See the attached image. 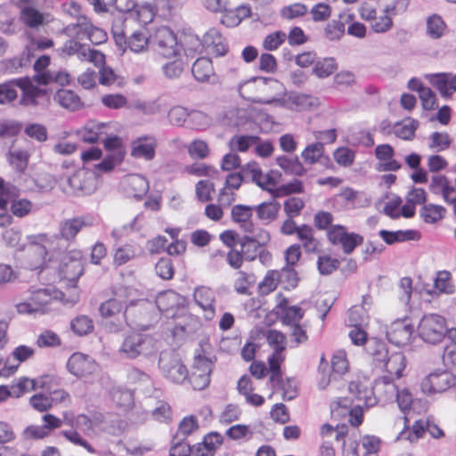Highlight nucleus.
Wrapping results in <instances>:
<instances>
[{
  "label": "nucleus",
  "mask_w": 456,
  "mask_h": 456,
  "mask_svg": "<svg viewBox=\"0 0 456 456\" xmlns=\"http://www.w3.org/2000/svg\"><path fill=\"white\" fill-rule=\"evenodd\" d=\"M409 5L410 0L363 1L357 11L360 18L370 24L373 32L383 34L392 29L393 19L405 14Z\"/></svg>",
  "instance_id": "nucleus-1"
},
{
  "label": "nucleus",
  "mask_w": 456,
  "mask_h": 456,
  "mask_svg": "<svg viewBox=\"0 0 456 456\" xmlns=\"http://www.w3.org/2000/svg\"><path fill=\"white\" fill-rule=\"evenodd\" d=\"M159 350L157 339L140 331L126 333L117 351L123 360L148 358Z\"/></svg>",
  "instance_id": "nucleus-2"
},
{
  "label": "nucleus",
  "mask_w": 456,
  "mask_h": 456,
  "mask_svg": "<svg viewBox=\"0 0 456 456\" xmlns=\"http://www.w3.org/2000/svg\"><path fill=\"white\" fill-rule=\"evenodd\" d=\"M254 206L242 204L234 205L232 208L231 215L234 223L239 224L240 228L250 234L245 235L240 239V244L242 249L250 244L265 245L270 240V234L267 231L256 227L252 221Z\"/></svg>",
  "instance_id": "nucleus-3"
},
{
  "label": "nucleus",
  "mask_w": 456,
  "mask_h": 456,
  "mask_svg": "<svg viewBox=\"0 0 456 456\" xmlns=\"http://www.w3.org/2000/svg\"><path fill=\"white\" fill-rule=\"evenodd\" d=\"M349 370L350 362L346 350L338 349L333 353L330 367L322 356L318 368V374L321 376L318 380L319 388H325L332 380L343 377Z\"/></svg>",
  "instance_id": "nucleus-4"
},
{
  "label": "nucleus",
  "mask_w": 456,
  "mask_h": 456,
  "mask_svg": "<svg viewBox=\"0 0 456 456\" xmlns=\"http://www.w3.org/2000/svg\"><path fill=\"white\" fill-rule=\"evenodd\" d=\"M419 337L426 343H440L447 332L446 319L437 314H424L417 327Z\"/></svg>",
  "instance_id": "nucleus-5"
},
{
  "label": "nucleus",
  "mask_w": 456,
  "mask_h": 456,
  "mask_svg": "<svg viewBox=\"0 0 456 456\" xmlns=\"http://www.w3.org/2000/svg\"><path fill=\"white\" fill-rule=\"evenodd\" d=\"M266 340L273 349L272 354L267 359L269 370L272 372V379L276 380L281 372V365L286 359L287 338L282 332L270 330L267 331Z\"/></svg>",
  "instance_id": "nucleus-6"
},
{
  "label": "nucleus",
  "mask_w": 456,
  "mask_h": 456,
  "mask_svg": "<svg viewBox=\"0 0 456 456\" xmlns=\"http://www.w3.org/2000/svg\"><path fill=\"white\" fill-rule=\"evenodd\" d=\"M406 368V358L403 352L395 351L391 352L387 361L382 365V369L387 374L379 377L375 381L377 387H391L392 390H395V381L403 376V371Z\"/></svg>",
  "instance_id": "nucleus-7"
},
{
  "label": "nucleus",
  "mask_w": 456,
  "mask_h": 456,
  "mask_svg": "<svg viewBox=\"0 0 456 456\" xmlns=\"http://www.w3.org/2000/svg\"><path fill=\"white\" fill-rule=\"evenodd\" d=\"M159 368L162 375L169 381L183 384L188 379V370L180 358L172 351L161 352Z\"/></svg>",
  "instance_id": "nucleus-8"
},
{
  "label": "nucleus",
  "mask_w": 456,
  "mask_h": 456,
  "mask_svg": "<svg viewBox=\"0 0 456 456\" xmlns=\"http://www.w3.org/2000/svg\"><path fill=\"white\" fill-rule=\"evenodd\" d=\"M61 183L66 193L91 194L95 190V178L86 169H77L72 175H63Z\"/></svg>",
  "instance_id": "nucleus-9"
},
{
  "label": "nucleus",
  "mask_w": 456,
  "mask_h": 456,
  "mask_svg": "<svg viewBox=\"0 0 456 456\" xmlns=\"http://www.w3.org/2000/svg\"><path fill=\"white\" fill-rule=\"evenodd\" d=\"M269 84L276 85L278 84V81L273 78L254 77L240 83L238 87V92L242 98L253 102L265 104H281V101L274 97L265 100L256 96V93L265 91V88Z\"/></svg>",
  "instance_id": "nucleus-10"
},
{
  "label": "nucleus",
  "mask_w": 456,
  "mask_h": 456,
  "mask_svg": "<svg viewBox=\"0 0 456 456\" xmlns=\"http://www.w3.org/2000/svg\"><path fill=\"white\" fill-rule=\"evenodd\" d=\"M456 385V376L447 370H436L423 379L421 391L426 395L444 393Z\"/></svg>",
  "instance_id": "nucleus-11"
},
{
  "label": "nucleus",
  "mask_w": 456,
  "mask_h": 456,
  "mask_svg": "<svg viewBox=\"0 0 456 456\" xmlns=\"http://www.w3.org/2000/svg\"><path fill=\"white\" fill-rule=\"evenodd\" d=\"M30 244L28 246L27 251L31 256V263L28 264V268L31 270H37L42 268L45 264V256L47 254V248H53L52 246L54 236H48L47 234L41 233L32 235L29 238Z\"/></svg>",
  "instance_id": "nucleus-12"
},
{
  "label": "nucleus",
  "mask_w": 456,
  "mask_h": 456,
  "mask_svg": "<svg viewBox=\"0 0 456 456\" xmlns=\"http://www.w3.org/2000/svg\"><path fill=\"white\" fill-rule=\"evenodd\" d=\"M326 235L332 245L341 246L345 254H351L358 245L363 242L362 236L354 232H347L346 227L340 224L330 227Z\"/></svg>",
  "instance_id": "nucleus-13"
},
{
  "label": "nucleus",
  "mask_w": 456,
  "mask_h": 456,
  "mask_svg": "<svg viewBox=\"0 0 456 456\" xmlns=\"http://www.w3.org/2000/svg\"><path fill=\"white\" fill-rule=\"evenodd\" d=\"M153 42L160 55L166 59H172L180 54L182 46L178 44L175 33L166 26L156 29L153 36Z\"/></svg>",
  "instance_id": "nucleus-14"
},
{
  "label": "nucleus",
  "mask_w": 456,
  "mask_h": 456,
  "mask_svg": "<svg viewBox=\"0 0 456 456\" xmlns=\"http://www.w3.org/2000/svg\"><path fill=\"white\" fill-rule=\"evenodd\" d=\"M347 434V428L345 425L334 428L330 424H324L320 430L321 445L319 456H335L336 451L334 442L344 438Z\"/></svg>",
  "instance_id": "nucleus-15"
},
{
  "label": "nucleus",
  "mask_w": 456,
  "mask_h": 456,
  "mask_svg": "<svg viewBox=\"0 0 456 456\" xmlns=\"http://www.w3.org/2000/svg\"><path fill=\"white\" fill-rule=\"evenodd\" d=\"M193 41V47L191 50L197 52L201 45L206 49L216 54V56L224 55L228 50V45L225 42L224 37L222 36L220 31L215 28L208 29L203 37L202 44L198 37L191 38ZM190 49H185L189 51Z\"/></svg>",
  "instance_id": "nucleus-16"
},
{
  "label": "nucleus",
  "mask_w": 456,
  "mask_h": 456,
  "mask_svg": "<svg viewBox=\"0 0 456 456\" xmlns=\"http://www.w3.org/2000/svg\"><path fill=\"white\" fill-rule=\"evenodd\" d=\"M413 330L414 327L410 318L398 319L389 326L387 337L391 343L403 346L410 343Z\"/></svg>",
  "instance_id": "nucleus-17"
},
{
  "label": "nucleus",
  "mask_w": 456,
  "mask_h": 456,
  "mask_svg": "<svg viewBox=\"0 0 456 456\" xmlns=\"http://www.w3.org/2000/svg\"><path fill=\"white\" fill-rule=\"evenodd\" d=\"M67 368L72 375L77 378H86L96 373L99 365L92 357L81 353H75L69 358Z\"/></svg>",
  "instance_id": "nucleus-18"
},
{
  "label": "nucleus",
  "mask_w": 456,
  "mask_h": 456,
  "mask_svg": "<svg viewBox=\"0 0 456 456\" xmlns=\"http://www.w3.org/2000/svg\"><path fill=\"white\" fill-rule=\"evenodd\" d=\"M52 299L47 289H40L34 291L28 301L18 304L16 308L20 314H43L45 305H48Z\"/></svg>",
  "instance_id": "nucleus-19"
},
{
  "label": "nucleus",
  "mask_w": 456,
  "mask_h": 456,
  "mask_svg": "<svg viewBox=\"0 0 456 456\" xmlns=\"http://www.w3.org/2000/svg\"><path fill=\"white\" fill-rule=\"evenodd\" d=\"M156 306L159 312L167 317H175L177 310L184 306V298L174 290H167L159 293L155 301Z\"/></svg>",
  "instance_id": "nucleus-20"
},
{
  "label": "nucleus",
  "mask_w": 456,
  "mask_h": 456,
  "mask_svg": "<svg viewBox=\"0 0 456 456\" xmlns=\"http://www.w3.org/2000/svg\"><path fill=\"white\" fill-rule=\"evenodd\" d=\"M158 142L153 135H141L131 142V156L144 160H151L155 157Z\"/></svg>",
  "instance_id": "nucleus-21"
},
{
  "label": "nucleus",
  "mask_w": 456,
  "mask_h": 456,
  "mask_svg": "<svg viewBox=\"0 0 456 456\" xmlns=\"http://www.w3.org/2000/svg\"><path fill=\"white\" fill-rule=\"evenodd\" d=\"M275 312L283 324L289 325L291 327L299 323L304 316V311L302 308L297 305L289 306L288 299L281 294L277 296Z\"/></svg>",
  "instance_id": "nucleus-22"
},
{
  "label": "nucleus",
  "mask_w": 456,
  "mask_h": 456,
  "mask_svg": "<svg viewBox=\"0 0 456 456\" xmlns=\"http://www.w3.org/2000/svg\"><path fill=\"white\" fill-rule=\"evenodd\" d=\"M111 123L90 120L78 130L77 134L85 142L94 143L101 142L103 136L108 134V129L110 128Z\"/></svg>",
  "instance_id": "nucleus-23"
},
{
  "label": "nucleus",
  "mask_w": 456,
  "mask_h": 456,
  "mask_svg": "<svg viewBox=\"0 0 456 456\" xmlns=\"http://www.w3.org/2000/svg\"><path fill=\"white\" fill-rule=\"evenodd\" d=\"M34 48V45L31 46H26L20 57H13L0 61V73H20L24 67L29 65L31 59L34 58L35 55L32 54V50Z\"/></svg>",
  "instance_id": "nucleus-24"
},
{
  "label": "nucleus",
  "mask_w": 456,
  "mask_h": 456,
  "mask_svg": "<svg viewBox=\"0 0 456 456\" xmlns=\"http://www.w3.org/2000/svg\"><path fill=\"white\" fill-rule=\"evenodd\" d=\"M395 150L388 143L379 144L375 149V157L379 161V171H397L401 164L394 159Z\"/></svg>",
  "instance_id": "nucleus-25"
},
{
  "label": "nucleus",
  "mask_w": 456,
  "mask_h": 456,
  "mask_svg": "<svg viewBox=\"0 0 456 456\" xmlns=\"http://www.w3.org/2000/svg\"><path fill=\"white\" fill-rule=\"evenodd\" d=\"M193 297L195 303L204 311L206 319L211 320L215 315L214 290L206 286H199L194 289Z\"/></svg>",
  "instance_id": "nucleus-26"
},
{
  "label": "nucleus",
  "mask_w": 456,
  "mask_h": 456,
  "mask_svg": "<svg viewBox=\"0 0 456 456\" xmlns=\"http://www.w3.org/2000/svg\"><path fill=\"white\" fill-rule=\"evenodd\" d=\"M124 190L128 196L142 199L149 191L147 179L137 174L128 175L122 182Z\"/></svg>",
  "instance_id": "nucleus-27"
},
{
  "label": "nucleus",
  "mask_w": 456,
  "mask_h": 456,
  "mask_svg": "<svg viewBox=\"0 0 456 456\" xmlns=\"http://www.w3.org/2000/svg\"><path fill=\"white\" fill-rule=\"evenodd\" d=\"M428 80L444 97L452 96L456 92V73L433 74L428 77Z\"/></svg>",
  "instance_id": "nucleus-28"
},
{
  "label": "nucleus",
  "mask_w": 456,
  "mask_h": 456,
  "mask_svg": "<svg viewBox=\"0 0 456 456\" xmlns=\"http://www.w3.org/2000/svg\"><path fill=\"white\" fill-rule=\"evenodd\" d=\"M270 381L275 387L276 394L280 395L283 400L290 401L298 395L297 381L292 378L283 379L281 371L276 380H273L271 375Z\"/></svg>",
  "instance_id": "nucleus-29"
},
{
  "label": "nucleus",
  "mask_w": 456,
  "mask_h": 456,
  "mask_svg": "<svg viewBox=\"0 0 456 456\" xmlns=\"http://www.w3.org/2000/svg\"><path fill=\"white\" fill-rule=\"evenodd\" d=\"M404 427L398 435V439L409 441L411 444L417 443L427 432V421L417 419L412 426H409V418L405 415Z\"/></svg>",
  "instance_id": "nucleus-30"
},
{
  "label": "nucleus",
  "mask_w": 456,
  "mask_h": 456,
  "mask_svg": "<svg viewBox=\"0 0 456 456\" xmlns=\"http://www.w3.org/2000/svg\"><path fill=\"white\" fill-rule=\"evenodd\" d=\"M17 86L22 90L20 103L25 106H36L38 104V99L45 96V92L34 86L28 79H19Z\"/></svg>",
  "instance_id": "nucleus-31"
},
{
  "label": "nucleus",
  "mask_w": 456,
  "mask_h": 456,
  "mask_svg": "<svg viewBox=\"0 0 456 456\" xmlns=\"http://www.w3.org/2000/svg\"><path fill=\"white\" fill-rule=\"evenodd\" d=\"M88 45L76 38L69 37L61 47L56 51L62 57H76L78 61L85 62Z\"/></svg>",
  "instance_id": "nucleus-32"
},
{
  "label": "nucleus",
  "mask_w": 456,
  "mask_h": 456,
  "mask_svg": "<svg viewBox=\"0 0 456 456\" xmlns=\"http://www.w3.org/2000/svg\"><path fill=\"white\" fill-rule=\"evenodd\" d=\"M430 186L435 193L442 194L444 201L453 204L456 203V188L446 176L442 175L434 176Z\"/></svg>",
  "instance_id": "nucleus-33"
},
{
  "label": "nucleus",
  "mask_w": 456,
  "mask_h": 456,
  "mask_svg": "<svg viewBox=\"0 0 456 456\" xmlns=\"http://www.w3.org/2000/svg\"><path fill=\"white\" fill-rule=\"evenodd\" d=\"M88 224L81 216L65 219L60 223L59 232L61 239L71 241Z\"/></svg>",
  "instance_id": "nucleus-34"
},
{
  "label": "nucleus",
  "mask_w": 456,
  "mask_h": 456,
  "mask_svg": "<svg viewBox=\"0 0 456 456\" xmlns=\"http://www.w3.org/2000/svg\"><path fill=\"white\" fill-rule=\"evenodd\" d=\"M90 28L91 20L86 16H78L76 22L68 24L62 31L67 37L82 41L87 39Z\"/></svg>",
  "instance_id": "nucleus-35"
},
{
  "label": "nucleus",
  "mask_w": 456,
  "mask_h": 456,
  "mask_svg": "<svg viewBox=\"0 0 456 456\" xmlns=\"http://www.w3.org/2000/svg\"><path fill=\"white\" fill-rule=\"evenodd\" d=\"M379 235L387 245L408 240H418L420 238L419 232L416 230H398L395 232L380 230Z\"/></svg>",
  "instance_id": "nucleus-36"
},
{
  "label": "nucleus",
  "mask_w": 456,
  "mask_h": 456,
  "mask_svg": "<svg viewBox=\"0 0 456 456\" xmlns=\"http://www.w3.org/2000/svg\"><path fill=\"white\" fill-rule=\"evenodd\" d=\"M54 100L63 108L75 111L83 107L80 97L72 90L60 89L54 95Z\"/></svg>",
  "instance_id": "nucleus-37"
},
{
  "label": "nucleus",
  "mask_w": 456,
  "mask_h": 456,
  "mask_svg": "<svg viewBox=\"0 0 456 456\" xmlns=\"http://www.w3.org/2000/svg\"><path fill=\"white\" fill-rule=\"evenodd\" d=\"M64 418L67 423L71 427L86 432L93 430L95 427L100 426V421L102 419V414L95 413L93 419L85 414H79L76 418L72 419H68L67 414H65Z\"/></svg>",
  "instance_id": "nucleus-38"
},
{
  "label": "nucleus",
  "mask_w": 456,
  "mask_h": 456,
  "mask_svg": "<svg viewBox=\"0 0 456 456\" xmlns=\"http://www.w3.org/2000/svg\"><path fill=\"white\" fill-rule=\"evenodd\" d=\"M191 73L199 82L209 81L215 74L211 60L205 57L198 58L191 67Z\"/></svg>",
  "instance_id": "nucleus-39"
},
{
  "label": "nucleus",
  "mask_w": 456,
  "mask_h": 456,
  "mask_svg": "<svg viewBox=\"0 0 456 456\" xmlns=\"http://www.w3.org/2000/svg\"><path fill=\"white\" fill-rule=\"evenodd\" d=\"M184 62L181 53L176 57H172L161 66L163 75L167 79H176L180 77L185 69Z\"/></svg>",
  "instance_id": "nucleus-40"
},
{
  "label": "nucleus",
  "mask_w": 456,
  "mask_h": 456,
  "mask_svg": "<svg viewBox=\"0 0 456 456\" xmlns=\"http://www.w3.org/2000/svg\"><path fill=\"white\" fill-rule=\"evenodd\" d=\"M280 208L281 205L275 200L265 201L254 206V211L256 212L257 217L265 224L276 218Z\"/></svg>",
  "instance_id": "nucleus-41"
},
{
  "label": "nucleus",
  "mask_w": 456,
  "mask_h": 456,
  "mask_svg": "<svg viewBox=\"0 0 456 456\" xmlns=\"http://www.w3.org/2000/svg\"><path fill=\"white\" fill-rule=\"evenodd\" d=\"M276 163L287 175L300 176L305 173V168L297 157L279 156L276 158Z\"/></svg>",
  "instance_id": "nucleus-42"
},
{
  "label": "nucleus",
  "mask_w": 456,
  "mask_h": 456,
  "mask_svg": "<svg viewBox=\"0 0 456 456\" xmlns=\"http://www.w3.org/2000/svg\"><path fill=\"white\" fill-rule=\"evenodd\" d=\"M419 123L415 119L408 118L398 122L394 126V134L396 137L403 140H412Z\"/></svg>",
  "instance_id": "nucleus-43"
},
{
  "label": "nucleus",
  "mask_w": 456,
  "mask_h": 456,
  "mask_svg": "<svg viewBox=\"0 0 456 456\" xmlns=\"http://www.w3.org/2000/svg\"><path fill=\"white\" fill-rule=\"evenodd\" d=\"M125 307V302L118 298H110L100 305L99 311L103 319L114 318L115 316H120L124 314L125 312H123V310Z\"/></svg>",
  "instance_id": "nucleus-44"
},
{
  "label": "nucleus",
  "mask_w": 456,
  "mask_h": 456,
  "mask_svg": "<svg viewBox=\"0 0 456 456\" xmlns=\"http://www.w3.org/2000/svg\"><path fill=\"white\" fill-rule=\"evenodd\" d=\"M390 354L386 343L381 340H375L370 350L371 362L378 368L382 367Z\"/></svg>",
  "instance_id": "nucleus-45"
},
{
  "label": "nucleus",
  "mask_w": 456,
  "mask_h": 456,
  "mask_svg": "<svg viewBox=\"0 0 456 456\" xmlns=\"http://www.w3.org/2000/svg\"><path fill=\"white\" fill-rule=\"evenodd\" d=\"M452 275L448 271H439L434 280V292L437 294H451L453 292Z\"/></svg>",
  "instance_id": "nucleus-46"
},
{
  "label": "nucleus",
  "mask_w": 456,
  "mask_h": 456,
  "mask_svg": "<svg viewBox=\"0 0 456 456\" xmlns=\"http://www.w3.org/2000/svg\"><path fill=\"white\" fill-rule=\"evenodd\" d=\"M125 18L123 15L116 17L113 20L111 33L117 46L122 51L126 50V37L125 33Z\"/></svg>",
  "instance_id": "nucleus-47"
},
{
  "label": "nucleus",
  "mask_w": 456,
  "mask_h": 456,
  "mask_svg": "<svg viewBox=\"0 0 456 456\" xmlns=\"http://www.w3.org/2000/svg\"><path fill=\"white\" fill-rule=\"evenodd\" d=\"M446 28L447 26L441 16L433 14L428 18L427 33L430 37L434 39L442 37L444 35Z\"/></svg>",
  "instance_id": "nucleus-48"
},
{
  "label": "nucleus",
  "mask_w": 456,
  "mask_h": 456,
  "mask_svg": "<svg viewBox=\"0 0 456 456\" xmlns=\"http://www.w3.org/2000/svg\"><path fill=\"white\" fill-rule=\"evenodd\" d=\"M149 36L142 30H136L126 38V48L134 53H141L147 49Z\"/></svg>",
  "instance_id": "nucleus-49"
},
{
  "label": "nucleus",
  "mask_w": 456,
  "mask_h": 456,
  "mask_svg": "<svg viewBox=\"0 0 456 456\" xmlns=\"http://www.w3.org/2000/svg\"><path fill=\"white\" fill-rule=\"evenodd\" d=\"M348 389L357 400L362 401L367 408L376 403V398L372 396V391L366 388L362 389V385L359 383V380L351 381Z\"/></svg>",
  "instance_id": "nucleus-50"
},
{
  "label": "nucleus",
  "mask_w": 456,
  "mask_h": 456,
  "mask_svg": "<svg viewBox=\"0 0 456 456\" xmlns=\"http://www.w3.org/2000/svg\"><path fill=\"white\" fill-rule=\"evenodd\" d=\"M445 208L442 206L428 204L422 207L420 216L427 224H435L443 219Z\"/></svg>",
  "instance_id": "nucleus-51"
},
{
  "label": "nucleus",
  "mask_w": 456,
  "mask_h": 456,
  "mask_svg": "<svg viewBox=\"0 0 456 456\" xmlns=\"http://www.w3.org/2000/svg\"><path fill=\"white\" fill-rule=\"evenodd\" d=\"M368 320V309L363 305H353L347 312L348 326H362Z\"/></svg>",
  "instance_id": "nucleus-52"
},
{
  "label": "nucleus",
  "mask_w": 456,
  "mask_h": 456,
  "mask_svg": "<svg viewBox=\"0 0 456 456\" xmlns=\"http://www.w3.org/2000/svg\"><path fill=\"white\" fill-rule=\"evenodd\" d=\"M20 19L29 28H38L44 22V15L32 7H24L20 12Z\"/></svg>",
  "instance_id": "nucleus-53"
},
{
  "label": "nucleus",
  "mask_w": 456,
  "mask_h": 456,
  "mask_svg": "<svg viewBox=\"0 0 456 456\" xmlns=\"http://www.w3.org/2000/svg\"><path fill=\"white\" fill-rule=\"evenodd\" d=\"M127 309L120 316L114 318H104L103 325L107 331L110 333H117L123 330L126 326H132L126 317Z\"/></svg>",
  "instance_id": "nucleus-54"
},
{
  "label": "nucleus",
  "mask_w": 456,
  "mask_h": 456,
  "mask_svg": "<svg viewBox=\"0 0 456 456\" xmlns=\"http://www.w3.org/2000/svg\"><path fill=\"white\" fill-rule=\"evenodd\" d=\"M19 193V189L10 183H5L3 178L0 177V209H6L9 200L16 197Z\"/></svg>",
  "instance_id": "nucleus-55"
},
{
  "label": "nucleus",
  "mask_w": 456,
  "mask_h": 456,
  "mask_svg": "<svg viewBox=\"0 0 456 456\" xmlns=\"http://www.w3.org/2000/svg\"><path fill=\"white\" fill-rule=\"evenodd\" d=\"M33 203L27 199H13L11 201L10 210L14 216L22 218L32 212Z\"/></svg>",
  "instance_id": "nucleus-56"
},
{
  "label": "nucleus",
  "mask_w": 456,
  "mask_h": 456,
  "mask_svg": "<svg viewBox=\"0 0 456 456\" xmlns=\"http://www.w3.org/2000/svg\"><path fill=\"white\" fill-rule=\"evenodd\" d=\"M28 152L25 150H10L8 160L18 171H24L28 162Z\"/></svg>",
  "instance_id": "nucleus-57"
},
{
  "label": "nucleus",
  "mask_w": 456,
  "mask_h": 456,
  "mask_svg": "<svg viewBox=\"0 0 456 456\" xmlns=\"http://www.w3.org/2000/svg\"><path fill=\"white\" fill-rule=\"evenodd\" d=\"M277 273L280 283L283 284L285 289H290L297 285V273L292 266L285 265L281 270H277Z\"/></svg>",
  "instance_id": "nucleus-58"
},
{
  "label": "nucleus",
  "mask_w": 456,
  "mask_h": 456,
  "mask_svg": "<svg viewBox=\"0 0 456 456\" xmlns=\"http://www.w3.org/2000/svg\"><path fill=\"white\" fill-rule=\"evenodd\" d=\"M256 135H235L232 138L230 144L232 149L240 152H246L249 148L254 147L257 142Z\"/></svg>",
  "instance_id": "nucleus-59"
},
{
  "label": "nucleus",
  "mask_w": 456,
  "mask_h": 456,
  "mask_svg": "<svg viewBox=\"0 0 456 456\" xmlns=\"http://www.w3.org/2000/svg\"><path fill=\"white\" fill-rule=\"evenodd\" d=\"M338 64L332 57L321 59L315 62V75L319 77H327L337 69Z\"/></svg>",
  "instance_id": "nucleus-60"
},
{
  "label": "nucleus",
  "mask_w": 456,
  "mask_h": 456,
  "mask_svg": "<svg viewBox=\"0 0 456 456\" xmlns=\"http://www.w3.org/2000/svg\"><path fill=\"white\" fill-rule=\"evenodd\" d=\"M287 39V34L277 30L268 34L263 40L262 45L266 51L277 50Z\"/></svg>",
  "instance_id": "nucleus-61"
},
{
  "label": "nucleus",
  "mask_w": 456,
  "mask_h": 456,
  "mask_svg": "<svg viewBox=\"0 0 456 456\" xmlns=\"http://www.w3.org/2000/svg\"><path fill=\"white\" fill-rule=\"evenodd\" d=\"M198 428V421L194 416L184 417L178 427L176 434L174 436L175 439L183 437L184 439L192 434Z\"/></svg>",
  "instance_id": "nucleus-62"
},
{
  "label": "nucleus",
  "mask_w": 456,
  "mask_h": 456,
  "mask_svg": "<svg viewBox=\"0 0 456 456\" xmlns=\"http://www.w3.org/2000/svg\"><path fill=\"white\" fill-rule=\"evenodd\" d=\"M450 135L446 132H434L430 135L429 147L436 151L447 150L451 145Z\"/></svg>",
  "instance_id": "nucleus-63"
},
{
  "label": "nucleus",
  "mask_w": 456,
  "mask_h": 456,
  "mask_svg": "<svg viewBox=\"0 0 456 456\" xmlns=\"http://www.w3.org/2000/svg\"><path fill=\"white\" fill-rule=\"evenodd\" d=\"M71 329L76 334L83 336L93 330L94 323L88 316L81 315L71 322Z\"/></svg>",
  "instance_id": "nucleus-64"
}]
</instances>
